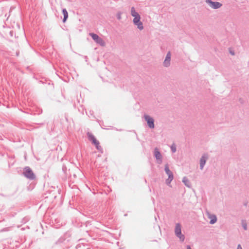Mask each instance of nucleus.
Returning a JSON list of instances; mask_svg holds the SVG:
<instances>
[{"mask_svg": "<svg viewBox=\"0 0 249 249\" xmlns=\"http://www.w3.org/2000/svg\"><path fill=\"white\" fill-rule=\"evenodd\" d=\"M164 170H165V172L166 173V174L168 175V178L167 179H166L165 180V182H166V183L168 185H170L171 181L173 180L174 179V175H173V173L172 172V171H170V170L169 169V165L168 164H166L165 165V167H164Z\"/></svg>", "mask_w": 249, "mask_h": 249, "instance_id": "obj_1", "label": "nucleus"}, {"mask_svg": "<svg viewBox=\"0 0 249 249\" xmlns=\"http://www.w3.org/2000/svg\"><path fill=\"white\" fill-rule=\"evenodd\" d=\"M175 235L179 238L181 242H183L185 240V236L181 233V225L179 223L176 224L175 229Z\"/></svg>", "mask_w": 249, "mask_h": 249, "instance_id": "obj_2", "label": "nucleus"}, {"mask_svg": "<svg viewBox=\"0 0 249 249\" xmlns=\"http://www.w3.org/2000/svg\"><path fill=\"white\" fill-rule=\"evenodd\" d=\"M23 174L27 178L33 180L36 178V176L32 169L29 167H26L24 169Z\"/></svg>", "mask_w": 249, "mask_h": 249, "instance_id": "obj_3", "label": "nucleus"}, {"mask_svg": "<svg viewBox=\"0 0 249 249\" xmlns=\"http://www.w3.org/2000/svg\"><path fill=\"white\" fill-rule=\"evenodd\" d=\"M89 36L98 44L101 46H105L106 43L104 40L97 35L94 33H89Z\"/></svg>", "mask_w": 249, "mask_h": 249, "instance_id": "obj_4", "label": "nucleus"}, {"mask_svg": "<svg viewBox=\"0 0 249 249\" xmlns=\"http://www.w3.org/2000/svg\"><path fill=\"white\" fill-rule=\"evenodd\" d=\"M205 2L209 6L213 9H217L221 7L222 3L217 1H213L212 0H206Z\"/></svg>", "mask_w": 249, "mask_h": 249, "instance_id": "obj_5", "label": "nucleus"}, {"mask_svg": "<svg viewBox=\"0 0 249 249\" xmlns=\"http://www.w3.org/2000/svg\"><path fill=\"white\" fill-rule=\"evenodd\" d=\"M143 118L145 121H146L147 125L150 128L153 129L155 127L154 120L152 117L148 115L144 114Z\"/></svg>", "mask_w": 249, "mask_h": 249, "instance_id": "obj_6", "label": "nucleus"}, {"mask_svg": "<svg viewBox=\"0 0 249 249\" xmlns=\"http://www.w3.org/2000/svg\"><path fill=\"white\" fill-rule=\"evenodd\" d=\"M209 159V155L207 153H204L202 155L199 160L200 169L202 170L206 164L207 160Z\"/></svg>", "mask_w": 249, "mask_h": 249, "instance_id": "obj_7", "label": "nucleus"}, {"mask_svg": "<svg viewBox=\"0 0 249 249\" xmlns=\"http://www.w3.org/2000/svg\"><path fill=\"white\" fill-rule=\"evenodd\" d=\"M171 53L168 52L166 55L165 58L163 61V65L165 67H169L171 65Z\"/></svg>", "mask_w": 249, "mask_h": 249, "instance_id": "obj_8", "label": "nucleus"}, {"mask_svg": "<svg viewBox=\"0 0 249 249\" xmlns=\"http://www.w3.org/2000/svg\"><path fill=\"white\" fill-rule=\"evenodd\" d=\"M154 154L156 159L159 160V163H161L162 162V156L157 147L154 149Z\"/></svg>", "mask_w": 249, "mask_h": 249, "instance_id": "obj_9", "label": "nucleus"}, {"mask_svg": "<svg viewBox=\"0 0 249 249\" xmlns=\"http://www.w3.org/2000/svg\"><path fill=\"white\" fill-rule=\"evenodd\" d=\"M207 216L208 218L210 219V223L211 224H213L217 221V217L215 214H211L209 212H207Z\"/></svg>", "mask_w": 249, "mask_h": 249, "instance_id": "obj_10", "label": "nucleus"}, {"mask_svg": "<svg viewBox=\"0 0 249 249\" xmlns=\"http://www.w3.org/2000/svg\"><path fill=\"white\" fill-rule=\"evenodd\" d=\"M182 182L184 185L188 188L191 187V183L190 180L188 179L186 177H184L182 178Z\"/></svg>", "mask_w": 249, "mask_h": 249, "instance_id": "obj_11", "label": "nucleus"}, {"mask_svg": "<svg viewBox=\"0 0 249 249\" xmlns=\"http://www.w3.org/2000/svg\"><path fill=\"white\" fill-rule=\"evenodd\" d=\"M88 136L89 138V140L92 142V143L96 142L97 141L95 137L92 134L89 133H88Z\"/></svg>", "mask_w": 249, "mask_h": 249, "instance_id": "obj_12", "label": "nucleus"}, {"mask_svg": "<svg viewBox=\"0 0 249 249\" xmlns=\"http://www.w3.org/2000/svg\"><path fill=\"white\" fill-rule=\"evenodd\" d=\"M131 15L133 17H136L140 16L137 12L136 11L134 7H132L131 8Z\"/></svg>", "mask_w": 249, "mask_h": 249, "instance_id": "obj_13", "label": "nucleus"}, {"mask_svg": "<svg viewBox=\"0 0 249 249\" xmlns=\"http://www.w3.org/2000/svg\"><path fill=\"white\" fill-rule=\"evenodd\" d=\"M62 13L63 14V16H64V18H63V22H65L66 21V20H67V19L68 18V12L67 11V10L66 9H63L62 10Z\"/></svg>", "mask_w": 249, "mask_h": 249, "instance_id": "obj_14", "label": "nucleus"}, {"mask_svg": "<svg viewBox=\"0 0 249 249\" xmlns=\"http://www.w3.org/2000/svg\"><path fill=\"white\" fill-rule=\"evenodd\" d=\"M135 25L137 26V28L140 30H142L143 29V24L142 23V22H141V21L138 22V23H135L134 24Z\"/></svg>", "mask_w": 249, "mask_h": 249, "instance_id": "obj_15", "label": "nucleus"}, {"mask_svg": "<svg viewBox=\"0 0 249 249\" xmlns=\"http://www.w3.org/2000/svg\"><path fill=\"white\" fill-rule=\"evenodd\" d=\"M141 19V16H139L136 17H134V18L133 19V23H138V22L140 21Z\"/></svg>", "mask_w": 249, "mask_h": 249, "instance_id": "obj_16", "label": "nucleus"}, {"mask_svg": "<svg viewBox=\"0 0 249 249\" xmlns=\"http://www.w3.org/2000/svg\"><path fill=\"white\" fill-rule=\"evenodd\" d=\"M242 226L244 229V230L246 231L248 229L247 223L246 221L244 220H242Z\"/></svg>", "mask_w": 249, "mask_h": 249, "instance_id": "obj_17", "label": "nucleus"}, {"mask_svg": "<svg viewBox=\"0 0 249 249\" xmlns=\"http://www.w3.org/2000/svg\"><path fill=\"white\" fill-rule=\"evenodd\" d=\"M171 151L173 153H175L176 151V146L175 144H173L171 147Z\"/></svg>", "mask_w": 249, "mask_h": 249, "instance_id": "obj_18", "label": "nucleus"}, {"mask_svg": "<svg viewBox=\"0 0 249 249\" xmlns=\"http://www.w3.org/2000/svg\"><path fill=\"white\" fill-rule=\"evenodd\" d=\"M96 148L99 151L101 152V153H103V148L100 145V144H99V145H97V146H96Z\"/></svg>", "mask_w": 249, "mask_h": 249, "instance_id": "obj_19", "label": "nucleus"}, {"mask_svg": "<svg viewBox=\"0 0 249 249\" xmlns=\"http://www.w3.org/2000/svg\"><path fill=\"white\" fill-rule=\"evenodd\" d=\"M121 15H122V13L121 12H119L117 13L116 16H117V18L118 20H120L122 18Z\"/></svg>", "mask_w": 249, "mask_h": 249, "instance_id": "obj_20", "label": "nucleus"}, {"mask_svg": "<svg viewBox=\"0 0 249 249\" xmlns=\"http://www.w3.org/2000/svg\"><path fill=\"white\" fill-rule=\"evenodd\" d=\"M93 144L94 145H95V146H97V145H99V144H100V143H99V141H97L96 142H94V143H93Z\"/></svg>", "mask_w": 249, "mask_h": 249, "instance_id": "obj_21", "label": "nucleus"}, {"mask_svg": "<svg viewBox=\"0 0 249 249\" xmlns=\"http://www.w3.org/2000/svg\"><path fill=\"white\" fill-rule=\"evenodd\" d=\"M93 144L94 145H95V146H97V145H99V144H100V143H99V141H97L96 142H94V143H93Z\"/></svg>", "mask_w": 249, "mask_h": 249, "instance_id": "obj_22", "label": "nucleus"}, {"mask_svg": "<svg viewBox=\"0 0 249 249\" xmlns=\"http://www.w3.org/2000/svg\"><path fill=\"white\" fill-rule=\"evenodd\" d=\"M236 249H242L241 245L240 244L238 245Z\"/></svg>", "mask_w": 249, "mask_h": 249, "instance_id": "obj_23", "label": "nucleus"}, {"mask_svg": "<svg viewBox=\"0 0 249 249\" xmlns=\"http://www.w3.org/2000/svg\"><path fill=\"white\" fill-rule=\"evenodd\" d=\"M186 249H192L189 245L187 246Z\"/></svg>", "mask_w": 249, "mask_h": 249, "instance_id": "obj_24", "label": "nucleus"}, {"mask_svg": "<svg viewBox=\"0 0 249 249\" xmlns=\"http://www.w3.org/2000/svg\"><path fill=\"white\" fill-rule=\"evenodd\" d=\"M231 53L232 55H234V53L231 52Z\"/></svg>", "mask_w": 249, "mask_h": 249, "instance_id": "obj_25", "label": "nucleus"}]
</instances>
